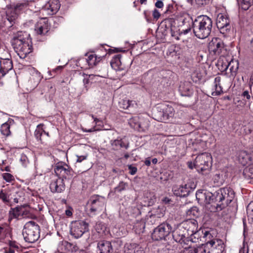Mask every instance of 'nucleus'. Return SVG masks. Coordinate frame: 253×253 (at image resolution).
Segmentation results:
<instances>
[{"label": "nucleus", "instance_id": "nucleus-1", "mask_svg": "<svg viewBox=\"0 0 253 253\" xmlns=\"http://www.w3.org/2000/svg\"><path fill=\"white\" fill-rule=\"evenodd\" d=\"M196 199L201 205L211 212L221 210L230 204L234 198V192L230 187L220 188L214 193L199 191Z\"/></svg>", "mask_w": 253, "mask_h": 253}, {"label": "nucleus", "instance_id": "nucleus-2", "mask_svg": "<svg viewBox=\"0 0 253 253\" xmlns=\"http://www.w3.org/2000/svg\"><path fill=\"white\" fill-rule=\"evenodd\" d=\"M29 35L25 32L18 31L14 33L11 43L15 52L21 59H24L32 51V46L30 44Z\"/></svg>", "mask_w": 253, "mask_h": 253}, {"label": "nucleus", "instance_id": "nucleus-3", "mask_svg": "<svg viewBox=\"0 0 253 253\" xmlns=\"http://www.w3.org/2000/svg\"><path fill=\"white\" fill-rule=\"evenodd\" d=\"M212 27V20L206 15L198 17L193 23V30L195 36L200 39L207 38L211 33Z\"/></svg>", "mask_w": 253, "mask_h": 253}, {"label": "nucleus", "instance_id": "nucleus-4", "mask_svg": "<svg viewBox=\"0 0 253 253\" xmlns=\"http://www.w3.org/2000/svg\"><path fill=\"white\" fill-rule=\"evenodd\" d=\"M213 230L211 232H204L206 243L202 245L204 253H222L224 250L223 241L214 238L213 236Z\"/></svg>", "mask_w": 253, "mask_h": 253}, {"label": "nucleus", "instance_id": "nucleus-5", "mask_svg": "<svg viewBox=\"0 0 253 253\" xmlns=\"http://www.w3.org/2000/svg\"><path fill=\"white\" fill-rule=\"evenodd\" d=\"M153 114L154 119L160 122H172L176 118L174 108L167 104H158Z\"/></svg>", "mask_w": 253, "mask_h": 253}, {"label": "nucleus", "instance_id": "nucleus-6", "mask_svg": "<svg viewBox=\"0 0 253 253\" xmlns=\"http://www.w3.org/2000/svg\"><path fill=\"white\" fill-rule=\"evenodd\" d=\"M39 226L33 221L27 222L23 230V236L25 241L29 243H34L40 237Z\"/></svg>", "mask_w": 253, "mask_h": 253}, {"label": "nucleus", "instance_id": "nucleus-7", "mask_svg": "<svg viewBox=\"0 0 253 253\" xmlns=\"http://www.w3.org/2000/svg\"><path fill=\"white\" fill-rule=\"evenodd\" d=\"M212 158L208 153H203L198 155L194 162L195 168L200 173L208 171L211 167Z\"/></svg>", "mask_w": 253, "mask_h": 253}, {"label": "nucleus", "instance_id": "nucleus-8", "mask_svg": "<svg viewBox=\"0 0 253 253\" xmlns=\"http://www.w3.org/2000/svg\"><path fill=\"white\" fill-rule=\"evenodd\" d=\"M209 50L213 55L224 56L226 52L224 43L219 38H213L209 43Z\"/></svg>", "mask_w": 253, "mask_h": 253}, {"label": "nucleus", "instance_id": "nucleus-9", "mask_svg": "<svg viewBox=\"0 0 253 253\" xmlns=\"http://www.w3.org/2000/svg\"><path fill=\"white\" fill-rule=\"evenodd\" d=\"M172 230L171 225L168 223H163L154 230L152 234L153 240L159 241L165 239Z\"/></svg>", "mask_w": 253, "mask_h": 253}, {"label": "nucleus", "instance_id": "nucleus-10", "mask_svg": "<svg viewBox=\"0 0 253 253\" xmlns=\"http://www.w3.org/2000/svg\"><path fill=\"white\" fill-rule=\"evenodd\" d=\"M88 203L90 204L89 211L92 215L96 214L97 212L102 211L106 203L104 197L98 195H94L91 197Z\"/></svg>", "mask_w": 253, "mask_h": 253}, {"label": "nucleus", "instance_id": "nucleus-11", "mask_svg": "<svg viewBox=\"0 0 253 253\" xmlns=\"http://www.w3.org/2000/svg\"><path fill=\"white\" fill-rule=\"evenodd\" d=\"M88 231V224L83 220L75 221L72 223L71 234L75 238H79Z\"/></svg>", "mask_w": 253, "mask_h": 253}, {"label": "nucleus", "instance_id": "nucleus-12", "mask_svg": "<svg viewBox=\"0 0 253 253\" xmlns=\"http://www.w3.org/2000/svg\"><path fill=\"white\" fill-rule=\"evenodd\" d=\"M196 188V184L191 180H189L184 185L173 188L174 194L179 197H185Z\"/></svg>", "mask_w": 253, "mask_h": 253}, {"label": "nucleus", "instance_id": "nucleus-13", "mask_svg": "<svg viewBox=\"0 0 253 253\" xmlns=\"http://www.w3.org/2000/svg\"><path fill=\"white\" fill-rule=\"evenodd\" d=\"M56 174L61 178L71 179L74 176V171L68 166L62 165L61 163H58L54 169Z\"/></svg>", "mask_w": 253, "mask_h": 253}, {"label": "nucleus", "instance_id": "nucleus-14", "mask_svg": "<svg viewBox=\"0 0 253 253\" xmlns=\"http://www.w3.org/2000/svg\"><path fill=\"white\" fill-rule=\"evenodd\" d=\"M78 75L79 79L82 80L83 83V86L81 88V94L87 92L92 81L95 80L97 77H103L102 75H97L94 74L88 75L83 72H79Z\"/></svg>", "mask_w": 253, "mask_h": 253}, {"label": "nucleus", "instance_id": "nucleus-15", "mask_svg": "<svg viewBox=\"0 0 253 253\" xmlns=\"http://www.w3.org/2000/svg\"><path fill=\"white\" fill-rule=\"evenodd\" d=\"M172 237L176 242L181 244L188 245L189 242L188 234L186 233L180 224L172 231Z\"/></svg>", "mask_w": 253, "mask_h": 253}, {"label": "nucleus", "instance_id": "nucleus-16", "mask_svg": "<svg viewBox=\"0 0 253 253\" xmlns=\"http://www.w3.org/2000/svg\"><path fill=\"white\" fill-rule=\"evenodd\" d=\"M142 119L140 118L137 116L133 117L130 118L128 121V124L133 129L139 131H144L147 129L148 127V123H142Z\"/></svg>", "mask_w": 253, "mask_h": 253}, {"label": "nucleus", "instance_id": "nucleus-17", "mask_svg": "<svg viewBox=\"0 0 253 253\" xmlns=\"http://www.w3.org/2000/svg\"><path fill=\"white\" fill-rule=\"evenodd\" d=\"M188 236L197 231L198 229V222L195 219H189L180 224Z\"/></svg>", "mask_w": 253, "mask_h": 253}, {"label": "nucleus", "instance_id": "nucleus-18", "mask_svg": "<svg viewBox=\"0 0 253 253\" xmlns=\"http://www.w3.org/2000/svg\"><path fill=\"white\" fill-rule=\"evenodd\" d=\"M50 191L52 193H62L65 189L64 179L61 177L53 179L49 186Z\"/></svg>", "mask_w": 253, "mask_h": 253}, {"label": "nucleus", "instance_id": "nucleus-19", "mask_svg": "<svg viewBox=\"0 0 253 253\" xmlns=\"http://www.w3.org/2000/svg\"><path fill=\"white\" fill-rule=\"evenodd\" d=\"M60 4L58 0H50L42 8L47 14L52 15L55 14L59 9Z\"/></svg>", "mask_w": 253, "mask_h": 253}, {"label": "nucleus", "instance_id": "nucleus-20", "mask_svg": "<svg viewBox=\"0 0 253 253\" xmlns=\"http://www.w3.org/2000/svg\"><path fill=\"white\" fill-rule=\"evenodd\" d=\"M230 21L226 15L219 13L216 18V25L220 30L224 31L230 28Z\"/></svg>", "mask_w": 253, "mask_h": 253}, {"label": "nucleus", "instance_id": "nucleus-21", "mask_svg": "<svg viewBox=\"0 0 253 253\" xmlns=\"http://www.w3.org/2000/svg\"><path fill=\"white\" fill-rule=\"evenodd\" d=\"M110 144L114 150H118L121 148L127 149L129 147V142L126 138L118 137L116 139L110 141Z\"/></svg>", "mask_w": 253, "mask_h": 253}, {"label": "nucleus", "instance_id": "nucleus-22", "mask_svg": "<svg viewBox=\"0 0 253 253\" xmlns=\"http://www.w3.org/2000/svg\"><path fill=\"white\" fill-rule=\"evenodd\" d=\"M213 230L207 229H200L197 230V231L194 232L189 236V242L193 243H197L199 241L202 240V238L205 239L206 240V237H205V232H212Z\"/></svg>", "mask_w": 253, "mask_h": 253}, {"label": "nucleus", "instance_id": "nucleus-23", "mask_svg": "<svg viewBox=\"0 0 253 253\" xmlns=\"http://www.w3.org/2000/svg\"><path fill=\"white\" fill-rule=\"evenodd\" d=\"M13 68L11 60L8 58H0V72L1 76H4Z\"/></svg>", "mask_w": 253, "mask_h": 253}, {"label": "nucleus", "instance_id": "nucleus-24", "mask_svg": "<svg viewBox=\"0 0 253 253\" xmlns=\"http://www.w3.org/2000/svg\"><path fill=\"white\" fill-rule=\"evenodd\" d=\"M43 126L42 124L38 125L34 132L35 137L41 143H43L49 137L48 132H45L43 129Z\"/></svg>", "mask_w": 253, "mask_h": 253}, {"label": "nucleus", "instance_id": "nucleus-25", "mask_svg": "<svg viewBox=\"0 0 253 253\" xmlns=\"http://www.w3.org/2000/svg\"><path fill=\"white\" fill-rule=\"evenodd\" d=\"M113 251L111 243L109 241L102 240L98 242L97 253H112Z\"/></svg>", "mask_w": 253, "mask_h": 253}, {"label": "nucleus", "instance_id": "nucleus-26", "mask_svg": "<svg viewBox=\"0 0 253 253\" xmlns=\"http://www.w3.org/2000/svg\"><path fill=\"white\" fill-rule=\"evenodd\" d=\"M179 90L181 95L184 96H190L193 93L192 85L189 82L182 83L179 87Z\"/></svg>", "mask_w": 253, "mask_h": 253}, {"label": "nucleus", "instance_id": "nucleus-27", "mask_svg": "<svg viewBox=\"0 0 253 253\" xmlns=\"http://www.w3.org/2000/svg\"><path fill=\"white\" fill-rule=\"evenodd\" d=\"M121 54H117L113 57L110 62L112 68L116 71H122L125 69L121 61Z\"/></svg>", "mask_w": 253, "mask_h": 253}, {"label": "nucleus", "instance_id": "nucleus-28", "mask_svg": "<svg viewBox=\"0 0 253 253\" xmlns=\"http://www.w3.org/2000/svg\"><path fill=\"white\" fill-rule=\"evenodd\" d=\"M86 56H87V57L85 60L90 68L93 67L94 66L96 65L102 59V57H97L93 53L86 54Z\"/></svg>", "mask_w": 253, "mask_h": 253}, {"label": "nucleus", "instance_id": "nucleus-29", "mask_svg": "<svg viewBox=\"0 0 253 253\" xmlns=\"http://www.w3.org/2000/svg\"><path fill=\"white\" fill-rule=\"evenodd\" d=\"M11 191L9 188L1 189L0 190V200L6 205H8L10 201Z\"/></svg>", "mask_w": 253, "mask_h": 253}, {"label": "nucleus", "instance_id": "nucleus-30", "mask_svg": "<svg viewBox=\"0 0 253 253\" xmlns=\"http://www.w3.org/2000/svg\"><path fill=\"white\" fill-rule=\"evenodd\" d=\"M221 81V78L220 77H216L214 79V91L211 93L212 95L216 96L221 94L222 92V88L220 85V83Z\"/></svg>", "mask_w": 253, "mask_h": 253}, {"label": "nucleus", "instance_id": "nucleus-31", "mask_svg": "<svg viewBox=\"0 0 253 253\" xmlns=\"http://www.w3.org/2000/svg\"><path fill=\"white\" fill-rule=\"evenodd\" d=\"M224 70H226L228 68L231 72H236L238 68V63L236 60H231L229 62H226L224 64H222Z\"/></svg>", "mask_w": 253, "mask_h": 253}, {"label": "nucleus", "instance_id": "nucleus-32", "mask_svg": "<svg viewBox=\"0 0 253 253\" xmlns=\"http://www.w3.org/2000/svg\"><path fill=\"white\" fill-rule=\"evenodd\" d=\"M18 14V12L16 11L13 5L8 8L6 11V18L10 23L16 19Z\"/></svg>", "mask_w": 253, "mask_h": 253}, {"label": "nucleus", "instance_id": "nucleus-33", "mask_svg": "<svg viewBox=\"0 0 253 253\" xmlns=\"http://www.w3.org/2000/svg\"><path fill=\"white\" fill-rule=\"evenodd\" d=\"M238 159L240 163L243 166H246L251 161L250 155L245 151H241L239 152Z\"/></svg>", "mask_w": 253, "mask_h": 253}, {"label": "nucleus", "instance_id": "nucleus-34", "mask_svg": "<svg viewBox=\"0 0 253 253\" xmlns=\"http://www.w3.org/2000/svg\"><path fill=\"white\" fill-rule=\"evenodd\" d=\"M19 244L15 241H10L8 243V247L3 249L4 253H15V251L18 252Z\"/></svg>", "mask_w": 253, "mask_h": 253}, {"label": "nucleus", "instance_id": "nucleus-35", "mask_svg": "<svg viewBox=\"0 0 253 253\" xmlns=\"http://www.w3.org/2000/svg\"><path fill=\"white\" fill-rule=\"evenodd\" d=\"M21 206L11 209L9 211L8 220L10 221L13 218L19 219L21 218Z\"/></svg>", "mask_w": 253, "mask_h": 253}, {"label": "nucleus", "instance_id": "nucleus-36", "mask_svg": "<svg viewBox=\"0 0 253 253\" xmlns=\"http://www.w3.org/2000/svg\"><path fill=\"white\" fill-rule=\"evenodd\" d=\"M181 48L178 45H171L168 50V54L171 57H177L180 54Z\"/></svg>", "mask_w": 253, "mask_h": 253}, {"label": "nucleus", "instance_id": "nucleus-37", "mask_svg": "<svg viewBox=\"0 0 253 253\" xmlns=\"http://www.w3.org/2000/svg\"><path fill=\"white\" fill-rule=\"evenodd\" d=\"M32 1L24 0L22 2H18L16 4L13 5L16 11L19 13L21 11L26 9L29 5L30 2Z\"/></svg>", "mask_w": 253, "mask_h": 253}, {"label": "nucleus", "instance_id": "nucleus-38", "mask_svg": "<svg viewBox=\"0 0 253 253\" xmlns=\"http://www.w3.org/2000/svg\"><path fill=\"white\" fill-rule=\"evenodd\" d=\"M247 213L249 222L253 224V202H251L247 207Z\"/></svg>", "mask_w": 253, "mask_h": 253}, {"label": "nucleus", "instance_id": "nucleus-39", "mask_svg": "<svg viewBox=\"0 0 253 253\" xmlns=\"http://www.w3.org/2000/svg\"><path fill=\"white\" fill-rule=\"evenodd\" d=\"M0 131L1 134L5 136H8L10 135V125L8 122L3 123L1 126Z\"/></svg>", "mask_w": 253, "mask_h": 253}, {"label": "nucleus", "instance_id": "nucleus-40", "mask_svg": "<svg viewBox=\"0 0 253 253\" xmlns=\"http://www.w3.org/2000/svg\"><path fill=\"white\" fill-rule=\"evenodd\" d=\"M24 193L22 191H18L15 192L14 195L13 202L14 203L17 204L23 202L24 199Z\"/></svg>", "mask_w": 253, "mask_h": 253}, {"label": "nucleus", "instance_id": "nucleus-41", "mask_svg": "<svg viewBox=\"0 0 253 253\" xmlns=\"http://www.w3.org/2000/svg\"><path fill=\"white\" fill-rule=\"evenodd\" d=\"M134 101H130L129 100L123 99L119 102L120 107L124 109H127L131 106L134 105Z\"/></svg>", "mask_w": 253, "mask_h": 253}, {"label": "nucleus", "instance_id": "nucleus-42", "mask_svg": "<svg viewBox=\"0 0 253 253\" xmlns=\"http://www.w3.org/2000/svg\"><path fill=\"white\" fill-rule=\"evenodd\" d=\"M212 180L215 185L216 186H219L221 185L224 182L222 175H221L219 174H215L213 176Z\"/></svg>", "mask_w": 253, "mask_h": 253}, {"label": "nucleus", "instance_id": "nucleus-43", "mask_svg": "<svg viewBox=\"0 0 253 253\" xmlns=\"http://www.w3.org/2000/svg\"><path fill=\"white\" fill-rule=\"evenodd\" d=\"M2 178L4 180L8 183H12L15 181V178L11 174L5 172L1 174Z\"/></svg>", "mask_w": 253, "mask_h": 253}, {"label": "nucleus", "instance_id": "nucleus-44", "mask_svg": "<svg viewBox=\"0 0 253 253\" xmlns=\"http://www.w3.org/2000/svg\"><path fill=\"white\" fill-rule=\"evenodd\" d=\"M134 227L139 233L143 232L145 228V223L143 221H140L135 223Z\"/></svg>", "mask_w": 253, "mask_h": 253}, {"label": "nucleus", "instance_id": "nucleus-45", "mask_svg": "<svg viewBox=\"0 0 253 253\" xmlns=\"http://www.w3.org/2000/svg\"><path fill=\"white\" fill-rule=\"evenodd\" d=\"M244 174L247 177L253 178V167L250 166L249 168L245 169L244 170Z\"/></svg>", "mask_w": 253, "mask_h": 253}, {"label": "nucleus", "instance_id": "nucleus-46", "mask_svg": "<svg viewBox=\"0 0 253 253\" xmlns=\"http://www.w3.org/2000/svg\"><path fill=\"white\" fill-rule=\"evenodd\" d=\"M241 6L243 9L245 10H248L251 6L253 0H242Z\"/></svg>", "mask_w": 253, "mask_h": 253}, {"label": "nucleus", "instance_id": "nucleus-47", "mask_svg": "<svg viewBox=\"0 0 253 253\" xmlns=\"http://www.w3.org/2000/svg\"><path fill=\"white\" fill-rule=\"evenodd\" d=\"M26 206H21V218H27L31 215L30 211L25 209Z\"/></svg>", "mask_w": 253, "mask_h": 253}, {"label": "nucleus", "instance_id": "nucleus-48", "mask_svg": "<svg viewBox=\"0 0 253 253\" xmlns=\"http://www.w3.org/2000/svg\"><path fill=\"white\" fill-rule=\"evenodd\" d=\"M204 251L203 250V247L199 246L197 248H190L187 251V252L184 253H203Z\"/></svg>", "mask_w": 253, "mask_h": 253}, {"label": "nucleus", "instance_id": "nucleus-49", "mask_svg": "<svg viewBox=\"0 0 253 253\" xmlns=\"http://www.w3.org/2000/svg\"><path fill=\"white\" fill-rule=\"evenodd\" d=\"M126 184L123 181H121L119 185L115 187V191L116 192H121L123 190H124L126 189Z\"/></svg>", "mask_w": 253, "mask_h": 253}, {"label": "nucleus", "instance_id": "nucleus-50", "mask_svg": "<svg viewBox=\"0 0 253 253\" xmlns=\"http://www.w3.org/2000/svg\"><path fill=\"white\" fill-rule=\"evenodd\" d=\"M20 161L24 167H26L29 164V160L27 156L24 154L21 155Z\"/></svg>", "mask_w": 253, "mask_h": 253}, {"label": "nucleus", "instance_id": "nucleus-51", "mask_svg": "<svg viewBox=\"0 0 253 253\" xmlns=\"http://www.w3.org/2000/svg\"><path fill=\"white\" fill-rule=\"evenodd\" d=\"M37 33L39 34L42 35V34H46L48 32V28L46 26H41L37 27Z\"/></svg>", "mask_w": 253, "mask_h": 253}, {"label": "nucleus", "instance_id": "nucleus-52", "mask_svg": "<svg viewBox=\"0 0 253 253\" xmlns=\"http://www.w3.org/2000/svg\"><path fill=\"white\" fill-rule=\"evenodd\" d=\"M158 210L160 211V213L158 212L157 214H156L155 215H152L150 216V218H154L156 216H157L158 218H160L161 216H164V215L165 214V211L164 210V209H158Z\"/></svg>", "mask_w": 253, "mask_h": 253}, {"label": "nucleus", "instance_id": "nucleus-53", "mask_svg": "<svg viewBox=\"0 0 253 253\" xmlns=\"http://www.w3.org/2000/svg\"><path fill=\"white\" fill-rule=\"evenodd\" d=\"M152 15L153 18L156 20H158L161 16L160 12L157 9H154V10L153 11Z\"/></svg>", "mask_w": 253, "mask_h": 253}, {"label": "nucleus", "instance_id": "nucleus-54", "mask_svg": "<svg viewBox=\"0 0 253 253\" xmlns=\"http://www.w3.org/2000/svg\"><path fill=\"white\" fill-rule=\"evenodd\" d=\"M134 253H144V251L141 247L137 245L134 249Z\"/></svg>", "mask_w": 253, "mask_h": 253}, {"label": "nucleus", "instance_id": "nucleus-55", "mask_svg": "<svg viewBox=\"0 0 253 253\" xmlns=\"http://www.w3.org/2000/svg\"><path fill=\"white\" fill-rule=\"evenodd\" d=\"M77 162L81 163L83 160H86L87 158V155H82V156H77Z\"/></svg>", "mask_w": 253, "mask_h": 253}, {"label": "nucleus", "instance_id": "nucleus-56", "mask_svg": "<svg viewBox=\"0 0 253 253\" xmlns=\"http://www.w3.org/2000/svg\"><path fill=\"white\" fill-rule=\"evenodd\" d=\"M195 2L199 5L206 4L210 0H195Z\"/></svg>", "mask_w": 253, "mask_h": 253}, {"label": "nucleus", "instance_id": "nucleus-57", "mask_svg": "<svg viewBox=\"0 0 253 253\" xmlns=\"http://www.w3.org/2000/svg\"><path fill=\"white\" fill-rule=\"evenodd\" d=\"M242 96L246 97L248 100L251 98V95L248 90H245L243 92Z\"/></svg>", "mask_w": 253, "mask_h": 253}, {"label": "nucleus", "instance_id": "nucleus-58", "mask_svg": "<svg viewBox=\"0 0 253 253\" xmlns=\"http://www.w3.org/2000/svg\"><path fill=\"white\" fill-rule=\"evenodd\" d=\"M156 7L161 8L163 7L164 4L161 0H158L155 4Z\"/></svg>", "mask_w": 253, "mask_h": 253}, {"label": "nucleus", "instance_id": "nucleus-59", "mask_svg": "<svg viewBox=\"0 0 253 253\" xmlns=\"http://www.w3.org/2000/svg\"><path fill=\"white\" fill-rule=\"evenodd\" d=\"M129 169L130 170V173L134 175L137 171V168L131 166H129Z\"/></svg>", "mask_w": 253, "mask_h": 253}, {"label": "nucleus", "instance_id": "nucleus-60", "mask_svg": "<svg viewBox=\"0 0 253 253\" xmlns=\"http://www.w3.org/2000/svg\"><path fill=\"white\" fill-rule=\"evenodd\" d=\"M196 212L197 213L198 211L197 210V208L195 207V208H192V209L188 211V214L189 215L193 214V215H196Z\"/></svg>", "mask_w": 253, "mask_h": 253}, {"label": "nucleus", "instance_id": "nucleus-61", "mask_svg": "<svg viewBox=\"0 0 253 253\" xmlns=\"http://www.w3.org/2000/svg\"><path fill=\"white\" fill-rule=\"evenodd\" d=\"M187 165H188V167L190 169H193V168H195V166L194 165V163H193L192 162H187Z\"/></svg>", "mask_w": 253, "mask_h": 253}, {"label": "nucleus", "instance_id": "nucleus-62", "mask_svg": "<svg viewBox=\"0 0 253 253\" xmlns=\"http://www.w3.org/2000/svg\"><path fill=\"white\" fill-rule=\"evenodd\" d=\"M250 50L253 54V38L252 39L250 42Z\"/></svg>", "mask_w": 253, "mask_h": 253}, {"label": "nucleus", "instance_id": "nucleus-63", "mask_svg": "<svg viewBox=\"0 0 253 253\" xmlns=\"http://www.w3.org/2000/svg\"><path fill=\"white\" fill-rule=\"evenodd\" d=\"M144 164L147 166H150L151 165V161L149 159V158H147L145 160V161H144Z\"/></svg>", "mask_w": 253, "mask_h": 253}, {"label": "nucleus", "instance_id": "nucleus-64", "mask_svg": "<svg viewBox=\"0 0 253 253\" xmlns=\"http://www.w3.org/2000/svg\"><path fill=\"white\" fill-rule=\"evenodd\" d=\"M83 130L85 132H92L94 130V128L92 127L89 129H83Z\"/></svg>", "mask_w": 253, "mask_h": 253}]
</instances>
